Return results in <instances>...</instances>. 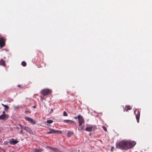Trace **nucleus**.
Instances as JSON below:
<instances>
[{
	"mask_svg": "<svg viewBox=\"0 0 152 152\" xmlns=\"http://www.w3.org/2000/svg\"><path fill=\"white\" fill-rule=\"evenodd\" d=\"M6 39L3 37H0V47L1 48L5 45Z\"/></svg>",
	"mask_w": 152,
	"mask_h": 152,
	"instance_id": "obj_4",
	"label": "nucleus"
},
{
	"mask_svg": "<svg viewBox=\"0 0 152 152\" xmlns=\"http://www.w3.org/2000/svg\"><path fill=\"white\" fill-rule=\"evenodd\" d=\"M114 148V147H112L111 148V151H112L113 149Z\"/></svg>",
	"mask_w": 152,
	"mask_h": 152,
	"instance_id": "obj_29",
	"label": "nucleus"
},
{
	"mask_svg": "<svg viewBox=\"0 0 152 152\" xmlns=\"http://www.w3.org/2000/svg\"><path fill=\"white\" fill-rule=\"evenodd\" d=\"M73 134V132L71 131L68 132L67 133V136L68 137H70Z\"/></svg>",
	"mask_w": 152,
	"mask_h": 152,
	"instance_id": "obj_15",
	"label": "nucleus"
},
{
	"mask_svg": "<svg viewBox=\"0 0 152 152\" xmlns=\"http://www.w3.org/2000/svg\"><path fill=\"white\" fill-rule=\"evenodd\" d=\"M78 130L79 131H81L83 130H85L84 127V126H81L80 128H78Z\"/></svg>",
	"mask_w": 152,
	"mask_h": 152,
	"instance_id": "obj_20",
	"label": "nucleus"
},
{
	"mask_svg": "<svg viewBox=\"0 0 152 152\" xmlns=\"http://www.w3.org/2000/svg\"><path fill=\"white\" fill-rule=\"evenodd\" d=\"M63 115L64 116H68L67 114L66 111H64V112Z\"/></svg>",
	"mask_w": 152,
	"mask_h": 152,
	"instance_id": "obj_22",
	"label": "nucleus"
},
{
	"mask_svg": "<svg viewBox=\"0 0 152 152\" xmlns=\"http://www.w3.org/2000/svg\"><path fill=\"white\" fill-rule=\"evenodd\" d=\"M80 116L81 115H79L77 117H75L74 118L75 119H79Z\"/></svg>",
	"mask_w": 152,
	"mask_h": 152,
	"instance_id": "obj_23",
	"label": "nucleus"
},
{
	"mask_svg": "<svg viewBox=\"0 0 152 152\" xmlns=\"http://www.w3.org/2000/svg\"><path fill=\"white\" fill-rule=\"evenodd\" d=\"M53 121L51 120H48L47 121V122L48 124H51L52 123Z\"/></svg>",
	"mask_w": 152,
	"mask_h": 152,
	"instance_id": "obj_21",
	"label": "nucleus"
},
{
	"mask_svg": "<svg viewBox=\"0 0 152 152\" xmlns=\"http://www.w3.org/2000/svg\"><path fill=\"white\" fill-rule=\"evenodd\" d=\"M136 144L134 141L122 140L116 144V147L117 148L125 150L133 148Z\"/></svg>",
	"mask_w": 152,
	"mask_h": 152,
	"instance_id": "obj_1",
	"label": "nucleus"
},
{
	"mask_svg": "<svg viewBox=\"0 0 152 152\" xmlns=\"http://www.w3.org/2000/svg\"><path fill=\"white\" fill-rule=\"evenodd\" d=\"M33 108H36V106H34L33 107Z\"/></svg>",
	"mask_w": 152,
	"mask_h": 152,
	"instance_id": "obj_30",
	"label": "nucleus"
},
{
	"mask_svg": "<svg viewBox=\"0 0 152 152\" xmlns=\"http://www.w3.org/2000/svg\"><path fill=\"white\" fill-rule=\"evenodd\" d=\"M134 113L136 115V118L137 121L138 123L139 122L140 111L139 110H136L134 111Z\"/></svg>",
	"mask_w": 152,
	"mask_h": 152,
	"instance_id": "obj_3",
	"label": "nucleus"
},
{
	"mask_svg": "<svg viewBox=\"0 0 152 152\" xmlns=\"http://www.w3.org/2000/svg\"><path fill=\"white\" fill-rule=\"evenodd\" d=\"M0 65L4 66L5 65V63L3 60L1 59L0 61Z\"/></svg>",
	"mask_w": 152,
	"mask_h": 152,
	"instance_id": "obj_16",
	"label": "nucleus"
},
{
	"mask_svg": "<svg viewBox=\"0 0 152 152\" xmlns=\"http://www.w3.org/2000/svg\"><path fill=\"white\" fill-rule=\"evenodd\" d=\"M25 119L26 120L28 121L29 122H30L31 124H35L36 123V122L34 121L32 118L26 116L25 117Z\"/></svg>",
	"mask_w": 152,
	"mask_h": 152,
	"instance_id": "obj_6",
	"label": "nucleus"
},
{
	"mask_svg": "<svg viewBox=\"0 0 152 152\" xmlns=\"http://www.w3.org/2000/svg\"><path fill=\"white\" fill-rule=\"evenodd\" d=\"M31 113V111L28 109H26L25 111V113L26 114H28L30 113Z\"/></svg>",
	"mask_w": 152,
	"mask_h": 152,
	"instance_id": "obj_19",
	"label": "nucleus"
},
{
	"mask_svg": "<svg viewBox=\"0 0 152 152\" xmlns=\"http://www.w3.org/2000/svg\"><path fill=\"white\" fill-rule=\"evenodd\" d=\"M53 112V109H51V111H50V112L51 113H52V112Z\"/></svg>",
	"mask_w": 152,
	"mask_h": 152,
	"instance_id": "obj_28",
	"label": "nucleus"
},
{
	"mask_svg": "<svg viewBox=\"0 0 152 152\" xmlns=\"http://www.w3.org/2000/svg\"><path fill=\"white\" fill-rule=\"evenodd\" d=\"M135 152H137V151H135Z\"/></svg>",
	"mask_w": 152,
	"mask_h": 152,
	"instance_id": "obj_33",
	"label": "nucleus"
},
{
	"mask_svg": "<svg viewBox=\"0 0 152 152\" xmlns=\"http://www.w3.org/2000/svg\"><path fill=\"white\" fill-rule=\"evenodd\" d=\"M63 122L66 123H70L71 124H73L74 123L75 124V123L74 122L70 120H64L63 121Z\"/></svg>",
	"mask_w": 152,
	"mask_h": 152,
	"instance_id": "obj_13",
	"label": "nucleus"
},
{
	"mask_svg": "<svg viewBox=\"0 0 152 152\" xmlns=\"http://www.w3.org/2000/svg\"><path fill=\"white\" fill-rule=\"evenodd\" d=\"M21 65L23 66H26V63L25 61H23L21 63Z\"/></svg>",
	"mask_w": 152,
	"mask_h": 152,
	"instance_id": "obj_18",
	"label": "nucleus"
},
{
	"mask_svg": "<svg viewBox=\"0 0 152 152\" xmlns=\"http://www.w3.org/2000/svg\"><path fill=\"white\" fill-rule=\"evenodd\" d=\"M52 92V91L49 89H44L41 91V94L44 96H46Z\"/></svg>",
	"mask_w": 152,
	"mask_h": 152,
	"instance_id": "obj_2",
	"label": "nucleus"
},
{
	"mask_svg": "<svg viewBox=\"0 0 152 152\" xmlns=\"http://www.w3.org/2000/svg\"><path fill=\"white\" fill-rule=\"evenodd\" d=\"M13 107H14V108L15 109H18V106H16L15 105H13Z\"/></svg>",
	"mask_w": 152,
	"mask_h": 152,
	"instance_id": "obj_26",
	"label": "nucleus"
},
{
	"mask_svg": "<svg viewBox=\"0 0 152 152\" xmlns=\"http://www.w3.org/2000/svg\"><path fill=\"white\" fill-rule=\"evenodd\" d=\"M60 132V131H59L56 130L54 129H50V130L49 132H48L47 133L48 134H51L52 133L56 134L57 133H59Z\"/></svg>",
	"mask_w": 152,
	"mask_h": 152,
	"instance_id": "obj_10",
	"label": "nucleus"
},
{
	"mask_svg": "<svg viewBox=\"0 0 152 152\" xmlns=\"http://www.w3.org/2000/svg\"><path fill=\"white\" fill-rule=\"evenodd\" d=\"M43 151L42 149L34 148L33 150L34 152H41Z\"/></svg>",
	"mask_w": 152,
	"mask_h": 152,
	"instance_id": "obj_14",
	"label": "nucleus"
},
{
	"mask_svg": "<svg viewBox=\"0 0 152 152\" xmlns=\"http://www.w3.org/2000/svg\"><path fill=\"white\" fill-rule=\"evenodd\" d=\"M92 126L93 127L92 129V130H93L94 131L95 130V129H96L97 128L96 126Z\"/></svg>",
	"mask_w": 152,
	"mask_h": 152,
	"instance_id": "obj_24",
	"label": "nucleus"
},
{
	"mask_svg": "<svg viewBox=\"0 0 152 152\" xmlns=\"http://www.w3.org/2000/svg\"><path fill=\"white\" fill-rule=\"evenodd\" d=\"M93 127L92 126H88L86 127L85 130L89 132H91L92 130Z\"/></svg>",
	"mask_w": 152,
	"mask_h": 152,
	"instance_id": "obj_11",
	"label": "nucleus"
},
{
	"mask_svg": "<svg viewBox=\"0 0 152 152\" xmlns=\"http://www.w3.org/2000/svg\"><path fill=\"white\" fill-rule=\"evenodd\" d=\"M79 123V126H81L82 125V124L84 122V120L83 117L81 116L78 119Z\"/></svg>",
	"mask_w": 152,
	"mask_h": 152,
	"instance_id": "obj_9",
	"label": "nucleus"
},
{
	"mask_svg": "<svg viewBox=\"0 0 152 152\" xmlns=\"http://www.w3.org/2000/svg\"><path fill=\"white\" fill-rule=\"evenodd\" d=\"M1 105L4 107V110H7L8 109L9 107L7 105L4 104H3L2 103L1 104Z\"/></svg>",
	"mask_w": 152,
	"mask_h": 152,
	"instance_id": "obj_17",
	"label": "nucleus"
},
{
	"mask_svg": "<svg viewBox=\"0 0 152 152\" xmlns=\"http://www.w3.org/2000/svg\"><path fill=\"white\" fill-rule=\"evenodd\" d=\"M132 109V107L129 105H126L124 108V111L127 112L128 110Z\"/></svg>",
	"mask_w": 152,
	"mask_h": 152,
	"instance_id": "obj_12",
	"label": "nucleus"
},
{
	"mask_svg": "<svg viewBox=\"0 0 152 152\" xmlns=\"http://www.w3.org/2000/svg\"><path fill=\"white\" fill-rule=\"evenodd\" d=\"M43 99H44V98L43 97H42V96H41V100H42Z\"/></svg>",
	"mask_w": 152,
	"mask_h": 152,
	"instance_id": "obj_27",
	"label": "nucleus"
},
{
	"mask_svg": "<svg viewBox=\"0 0 152 152\" xmlns=\"http://www.w3.org/2000/svg\"><path fill=\"white\" fill-rule=\"evenodd\" d=\"M9 117L8 115L5 114V112H3V114L0 115V120H4L7 119Z\"/></svg>",
	"mask_w": 152,
	"mask_h": 152,
	"instance_id": "obj_5",
	"label": "nucleus"
},
{
	"mask_svg": "<svg viewBox=\"0 0 152 152\" xmlns=\"http://www.w3.org/2000/svg\"><path fill=\"white\" fill-rule=\"evenodd\" d=\"M102 127L104 131H105L106 132L107 131V129L105 126H102Z\"/></svg>",
	"mask_w": 152,
	"mask_h": 152,
	"instance_id": "obj_25",
	"label": "nucleus"
},
{
	"mask_svg": "<svg viewBox=\"0 0 152 152\" xmlns=\"http://www.w3.org/2000/svg\"><path fill=\"white\" fill-rule=\"evenodd\" d=\"M18 142V141L15 140L13 138H12L10 140L9 143L11 145H14L17 143Z\"/></svg>",
	"mask_w": 152,
	"mask_h": 152,
	"instance_id": "obj_8",
	"label": "nucleus"
},
{
	"mask_svg": "<svg viewBox=\"0 0 152 152\" xmlns=\"http://www.w3.org/2000/svg\"><path fill=\"white\" fill-rule=\"evenodd\" d=\"M19 86H20V88L21 87V86H20V85Z\"/></svg>",
	"mask_w": 152,
	"mask_h": 152,
	"instance_id": "obj_32",
	"label": "nucleus"
},
{
	"mask_svg": "<svg viewBox=\"0 0 152 152\" xmlns=\"http://www.w3.org/2000/svg\"><path fill=\"white\" fill-rule=\"evenodd\" d=\"M20 126L21 128H22L23 129L26 130L27 132L31 133L32 132V131L31 129L28 127H26L25 126H23L22 125L20 124Z\"/></svg>",
	"mask_w": 152,
	"mask_h": 152,
	"instance_id": "obj_7",
	"label": "nucleus"
},
{
	"mask_svg": "<svg viewBox=\"0 0 152 152\" xmlns=\"http://www.w3.org/2000/svg\"><path fill=\"white\" fill-rule=\"evenodd\" d=\"M22 130L21 131V133L22 132Z\"/></svg>",
	"mask_w": 152,
	"mask_h": 152,
	"instance_id": "obj_31",
	"label": "nucleus"
}]
</instances>
